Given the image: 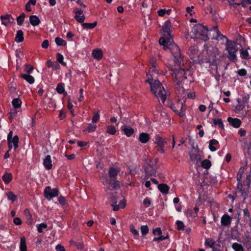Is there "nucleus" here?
<instances>
[{"mask_svg":"<svg viewBox=\"0 0 251 251\" xmlns=\"http://www.w3.org/2000/svg\"><path fill=\"white\" fill-rule=\"evenodd\" d=\"M170 52L174 58V61L177 68L171 69L172 75L174 76L175 81L177 85H180L183 80L187 78L185 69L181 68L184 65L183 56L181 54L179 47L176 44L170 46Z\"/></svg>","mask_w":251,"mask_h":251,"instance_id":"nucleus-1","label":"nucleus"},{"mask_svg":"<svg viewBox=\"0 0 251 251\" xmlns=\"http://www.w3.org/2000/svg\"><path fill=\"white\" fill-rule=\"evenodd\" d=\"M172 27V23L170 20L166 21L162 26V30L164 33H166L164 35L166 36V37H165L164 36L161 37L159 40V43L160 45L163 46L165 50L168 49L170 50V46L174 44L171 43L172 40L171 34Z\"/></svg>","mask_w":251,"mask_h":251,"instance_id":"nucleus-2","label":"nucleus"},{"mask_svg":"<svg viewBox=\"0 0 251 251\" xmlns=\"http://www.w3.org/2000/svg\"><path fill=\"white\" fill-rule=\"evenodd\" d=\"M151 91L154 94V96L161 98V100L163 102L166 99V95L165 90L158 80H155L152 84L150 86Z\"/></svg>","mask_w":251,"mask_h":251,"instance_id":"nucleus-3","label":"nucleus"},{"mask_svg":"<svg viewBox=\"0 0 251 251\" xmlns=\"http://www.w3.org/2000/svg\"><path fill=\"white\" fill-rule=\"evenodd\" d=\"M154 144L155 145V149L157 151L161 154L165 153V148L166 146L169 147V143L170 141V138H164L159 135H155L153 139Z\"/></svg>","mask_w":251,"mask_h":251,"instance_id":"nucleus-4","label":"nucleus"},{"mask_svg":"<svg viewBox=\"0 0 251 251\" xmlns=\"http://www.w3.org/2000/svg\"><path fill=\"white\" fill-rule=\"evenodd\" d=\"M207 32V28L201 24L195 25L191 31V33L195 36V38H200L204 41L209 39Z\"/></svg>","mask_w":251,"mask_h":251,"instance_id":"nucleus-5","label":"nucleus"},{"mask_svg":"<svg viewBox=\"0 0 251 251\" xmlns=\"http://www.w3.org/2000/svg\"><path fill=\"white\" fill-rule=\"evenodd\" d=\"M226 50L228 51L227 58L232 62H235L236 60V52L238 50L237 47L235 46L234 43L227 39V42L226 44Z\"/></svg>","mask_w":251,"mask_h":251,"instance_id":"nucleus-6","label":"nucleus"},{"mask_svg":"<svg viewBox=\"0 0 251 251\" xmlns=\"http://www.w3.org/2000/svg\"><path fill=\"white\" fill-rule=\"evenodd\" d=\"M59 194V191L57 189L55 188L51 189L50 186H47L45 188L44 192L45 197L50 200L53 197H56Z\"/></svg>","mask_w":251,"mask_h":251,"instance_id":"nucleus-7","label":"nucleus"},{"mask_svg":"<svg viewBox=\"0 0 251 251\" xmlns=\"http://www.w3.org/2000/svg\"><path fill=\"white\" fill-rule=\"evenodd\" d=\"M157 167L155 165L148 163L145 169V179H148L151 176H155L156 174Z\"/></svg>","mask_w":251,"mask_h":251,"instance_id":"nucleus-8","label":"nucleus"},{"mask_svg":"<svg viewBox=\"0 0 251 251\" xmlns=\"http://www.w3.org/2000/svg\"><path fill=\"white\" fill-rule=\"evenodd\" d=\"M74 12L75 13V20L80 23H82L84 22L85 17L84 15H83V11L81 9H75L74 11Z\"/></svg>","mask_w":251,"mask_h":251,"instance_id":"nucleus-9","label":"nucleus"},{"mask_svg":"<svg viewBox=\"0 0 251 251\" xmlns=\"http://www.w3.org/2000/svg\"><path fill=\"white\" fill-rule=\"evenodd\" d=\"M150 72L154 73L155 74H158L159 73L158 65L156 62V59L155 58H152L150 59Z\"/></svg>","mask_w":251,"mask_h":251,"instance_id":"nucleus-10","label":"nucleus"},{"mask_svg":"<svg viewBox=\"0 0 251 251\" xmlns=\"http://www.w3.org/2000/svg\"><path fill=\"white\" fill-rule=\"evenodd\" d=\"M2 24L7 26L10 23H13L14 21V19L10 14H6L5 15H1L0 17Z\"/></svg>","mask_w":251,"mask_h":251,"instance_id":"nucleus-11","label":"nucleus"},{"mask_svg":"<svg viewBox=\"0 0 251 251\" xmlns=\"http://www.w3.org/2000/svg\"><path fill=\"white\" fill-rule=\"evenodd\" d=\"M227 121L234 128L239 127L242 123L241 121L239 119L236 118L228 117Z\"/></svg>","mask_w":251,"mask_h":251,"instance_id":"nucleus-12","label":"nucleus"},{"mask_svg":"<svg viewBox=\"0 0 251 251\" xmlns=\"http://www.w3.org/2000/svg\"><path fill=\"white\" fill-rule=\"evenodd\" d=\"M209 143L208 148L212 152L215 151L219 148V142L216 139H212L209 141Z\"/></svg>","mask_w":251,"mask_h":251,"instance_id":"nucleus-13","label":"nucleus"},{"mask_svg":"<svg viewBox=\"0 0 251 251\" xmlns=\"http://www.w3.org/2000/svg\"><path fill=\"white\" fill-rule=\"evenodd\" d=\"M221 222L223 226H229L231 223V218L228 214H225L221 218Z\"/></svg>","mask_w":251,"mask_h":251,"instance_id":"nucleus-14","label":"nucleus"},{"mask_svg":"<svg viewBox=\"0 0 251 251\" xmlns=\"http://www.w3.org/2000/svg\"><path fill=\"white\" fill-rule=\"evenodd\" d=\"M237 189L239 190V193L240 194L241 196L243 197L244 200H245L248 196V189L243 187L242 184H238Z\"/></svg>","mask_w":251,"mask_h":251,"instance_id":"nucleus-15","label":"nucleus"},{"mask_svg":"<svg viewBox=\"0 0 251 251\" xmlns=\"http://www.w3.org/2000/svg\"><path fill=\"white\" fill-rule=\"evenodd\" d=\"M43 164L47 170H50L52 167L51 157L50 155H48L44 160Z\"/></svg>","mask_w":251,"mask_h":251,"instance_id":"nucleus-16","label":"nucleus"},{"mask_svg":"<svg viewBox=\"0 0 251 251\" xmlns=\"http://www.w3.org/2000/svg\"><path fill=\"white\" fill-rule=\"evenodd\" d=\"M158 189L163 194H167L169 193L170 187L165 183H161L158 185Z\"/></svg>","mask_w":251,"mask_h":251,"instance_id":"nucleus-17","label":"nucleus"},{"mask_svg":"<svg viewBox=\"0 0 251 251\" xmlns=\"http://www.w3.org/2000/svg\"><path fill=\"white\" fill-rule=\"evenodd\" d=\"M29 22L31 25L34 26L38 25L41 22L40 19L36 15L30 16Z\"/></svg>","mask_w":251,"mask_h":251,"instance_id":"nucleus-18","label":"nucleus"},{"mask_svg":"<svg viewBox=\"0 0 251 251\" xmlns=\"http://www.w3.org/2000/svg\"><path fill=\"white\" fill-rule=\"evenodd\" d=\"M139 139L142 143L145 144L149 141L150 136L147 133L142 132L140 134Z\"/></svg>","mask_w":251,"mask_h":251,"instance_id":"nucleus-19","label":"nucleus"},{"mask_svg":"<svg viewBox=\"0 0 251 251\" xmlns=\"http://www.w3.org/2000/svg\"><path fill=\"white\" fill-rule=\"evenodd\" d=\"M92 55L94 58L100 60L102 57L103 53L101 50L95 49L93 50Z\"/></svg>","mask_w":251,"mask_h":251,"instance_id":"nucleus-20","label":"nucleus"},{"mask_svg":"<svg viewBox=\"0 0 251 251\" xmlns=\"http://www.w3.org/2000/svg\"><path fill=\"white\" fill-rule=\"evenodd\" d=\"M21 77L25 80L29 84H33L34 82V77L29 75V74H22L20 75Z\"/></svg>","mask_w":251,"mask_h":251,"instance_id":"nucleus-21","label":"nucleus"},{"mask_svg":"<svg viewBox=\"0 0 251 251\" xmlns=\"http://www.w3.org/2000/svg\"><path fill=\"white\" fill-rule=\"evenodd\" d=\"M119 172V171L116 169L110 168L108 172V175L110 180H112V179H115Z\"/></svg>","mask_w":251,"mask_h":251,"instance_id":"nucleus-22","label":"nucleus"},{"mask_svg":"<svg viewBox=\"0 0 251 251\" xmlns=\"http://www.w3.org/2000/svg\"><path fill=\"white\" fill-rule=\"evenodd\" d=\"M2 180L4 183L7 184L12 180V175L11 173H5L2 177Z\"/></svg>","mask_w":251,"mask_h":251,"instance_id":"nucleus-23","label":"nucleus"},{"mask_svg":"<svg viewBox=\"0 0 251 251\" xmlns=\"http://www.w3.org/2000/svg\"><path fill=\"white\" fill-rule=\"evenodd\" d=\"M24 33L22 30H19L16 34L15 41L17 43H21L24 41Z\"/></svg>","mask_w":251,"mask_h":251,"instance_id":"nucleus-24","label":"nucleus"},{"mask_svg":"<svg viewBox=\"0 0 251 251\" xmlns=\"http://www.w3.org/2000/svg\"><path fill=\"white\" fill-rule=\"evenodd\" d=\"M119 186V181H116L115 179H112L110 180L109 186L108 188L109 190H113L116 189Z\"/></svg>","mask_w":251,"mask_h":251,"instance_id":"nucleus-25","label":"nucleus"},{"mask_svg":"<svg viewBox=\"0 0 251 251\" xmlns=\"http://www.w3.org/2000/svg\"><path fill=\"white\" fill-rule=\"evenodd\" d=\"M20 249L21 251H27L26 241L24 236L21 237Z\"/></svg>","mask_w":251,"mask_h":251,"instance_id":"nucleus-26","label":"nucleus"},{"mask_svg":"<svg viewBox=\"0 0 251 251\" xmlns=\"http://www.w3.org/2000/svg\"><path fill=\"white\" fill-rule=\"evenodd\" d=\"M97 25V22H95L93 23H83L82 26L84 29H93L95 28Z\"/></svg>","mask_w":251,"mask_h":251,"instance_id":"nucleus-27","label":"nucleus"},{"mask_svg":"<svg viewBox=\"0 0 251 251\" xmlns=\"http://www.w3.org/2000/svg\"><path fill=\"white\" fill-rule=\"evenodd\" d=\"M205 245L209 246L210 248H212L213 250L215 249V241L211 238H207L206 239L205 243Z\"/></svg>","mask_w":251,"mask_h":251,"instance_id":"nucleus-28","label":"nucleus"},{"mask_svg":"<svg viewBox=\"0 0 251 251\" xmlns=\"http://www.w3.org/2000/svg\"><path fill=\"white\" fill-rule=\"evenodd\" d=\"M201 167L206 169H209L211 166V161L208 159H204L201 163Z\"/></svg>","mask_w":251,"mask_h":251,"instance_id":"nucleus-29","label":"nucleus"},{"mask_svg":"<svg viewBox=\"0 0 251 251\" xmlns=\"http://www.w3.org/2000/svg\"><path fill=\"white\" fill-rule=\"evenodd\" d=\"M213 124L214 125H218L219 128L224 129V125L221 119H214Z\"/></svg>","mask_w":251,"mask_h":251,"instance_id":"nucleus-30","label":"nucleus"},{"mask_svg":"<svg viewBox=\"0 0 251 251\" xmlns=\"http://www.w3.org/2000/svg\"><path fill=\"white\" fill-rule=\"evenodd\" d=\"M12 103L14 108H18L21 106L22 101L19 98H15L13 100Z\"/></svg>","mask_w":251,"mask_h":251,"instance_id":"nucleus-31","label":"nucleus"},{"mask_svg":"<svg viewBox=\"0 0 251 251\" xmlns=\"http://www.w3.org/2000/svg\"><path fill=\"white\" fill-rule=\"evenodd\" d=\"M112 206H113V210L114 211L118 210L120 207L124 208L126 207V201L125 199H123L122 201L119 203L118 205H113L112 204Z\"/></svg>","mask_w":251,"mask_h":251,"instance_id":"nucleus-32","label":"nucleus"},{"mask_svg":"<svg viewBox=\"0 0 251 251\" xmlns=\"http://www.w3.org/2000/svg\"><path fill=\"white\" fill-rule=\"evenodd\" d=\"M130 232L134 235V237L135 239H137L139 237V231L136 230L134 226L131 225L129 226Z\"/></svg>","mask_w":251,"mask_h":251,"instance_id":"nucleus-33","label":"nucleus"},{"mask_svg":"<svg viewBox=\"0 0 251 251\" xmlns=\"http://www.w3.org/2000/svg\"><path fill=\"white\" fill-rule=\"evenodd\" d=\"M232 248L235 251H244L242 245L238 243H234L232 245Z\"/></svg>","mask_w":251,"mask_h":251,"instance_id":"nucleus-34","label":"nucleus"},{"mask_svg":"<svg viewBox=\"0 0 251 251\" xmlns=\"http://www.w3.org/2000/svg\"><path fill=\"white\" fill-rule=\"evenodd\" d=\"M25 15L24 13H22L21 14V15L18 16L17 18V24L19 25H21L24 21V19L25 18Z\"/></svg>","mask_w":251,"mask_h":251,"instance_id":"nucleus-35","label":"nucleus"},{"mask_svg":"<svg viewBox=\"0 0 251 251\" xmlns=\"http://www.w3.org/2000/svg\"><path fill=\"white\" fill-rule=\"evenodd\" d=\"M6 196L8 200H11L12 201H14L16 200L17 197L12 192L10 191L6 193Z\"/></svg>","mask_w":251,"mask_h":251,"instance_id":"nucleus-36","label":"nucleus"},{"mask_svg":"<svg viewBox=\"0 0 251 251\" xmlns=\"http://www.w3.org/2000/svg\"><path fill=\"white\" fill-rule=\"evenodd\" d=\"M176 224L177 226L176 228L178 230H184L185 225L183 222L178 220L176 221Z\"/></svg>","mask_w":251,"mask_h":251,"instance_id":"nucleus-37","label":"nucleus"},{"mask_svg":"<svg viewBox=\"0 0 251 251\" xmlns=\"http://www.w3.org/2000/svg\"><path fill=\"white\" fill-rule=\"evenodd\" d=\"M56 58L58 62L61 63L63 66H66V63L63 62L64 57L63 55L60 53H57Z\"/></svg>","mask_w":251,"mask_h":251,"instance_id":"nucleus-38","label":"nucleus"},{"mask_svg":"<svg viewBox=\"0 0 251 251\" xmlns=\"http://www.w3.org/2000/svg\"><path fill=\"white\" fill-rule=\"evenodd\" d=\"M55 41L58 46H64L66 45V42L60 37L55 38Z\"/></svg>","mask_w":251,"mask_h":251,"instance_id":"nucleus-39","label":"nucleus"},{"mask_svg":"<svg viewBox=\"0 0 251 251\" xmlns=\"http://www.w3.org/2000/svg\"><path fill=\"white\" fill-rule=\"evenodd\" d=\"M56 90L58 94H63L65 92L63 83H59L56 88Z\"/></svg>","mask_w":251,"mask_h":251,"instance_id":"nucleus-40","label":"nucleus"},{"mask_svg":"<svg viewBox=\"0 0 251 251\" xmlns=\"http://www.w3.org/2000/svg\"><path fill=\"white\" fill-rule=\"evenodd\" d=\"M241 57L243 59H247L249 57V52L247 50L243 49L240 50Z\"/></svg>","mask_w":251,"mask_h":251,"instance_id":"nucleus-41","label":"nucleus"},{"mask_svg":"<svg viewBox=\"0 0 251 251\" xmlns=\"http://www.w3.org/2000/svg\"><path fill=\"white\" fill-rule=\"evenodd\" d=\"M149 227L147 225L141 226V232L143 236L146 235L149 232Z\"/></svg>","mask_w":251,"mask_h":251,"instance_id":"nucleus-42","label":"nucleus"},{"mask_svg":"<svg viewBox=\"0 0 251 251\" xmlns=\"http://www.w3.org/2000/svg\"><path fill=\"white\" fill-rule=\"evenodd\" d=\"M12 143L13 144L14 149L16 150L18 147L19 138L17 135L14 136L11 139Z\"/></svg>","mask_w":251,"mask_h":251,"instance_id":"nucleus-43","label":"nucleus"},{"mask_svg":"<svg viewBox=\"0 0 251 251\" xmlns=\"http://www.w3.org/2000/svg\"><path fill=\"white\" fill-rule=\"evenodd\" d=\"M107 132L111 135H114L116 132V128L114 126H109L107 127Z\"/></svg>","mask_w":251,"mask_h":251,"instance_id":"nucleus-44","label":"nucleus"},{"mask_svg":"<svg viewBox=\"0 0 251 251\" xmlns=\"http://www.w3.org/2000/svg\"><path fill=\"white\" fill-rule=\"evenodd\" d=\"M25 71L27 73V74H30L32 73L33 70V67L29 64H25Z\"/></svg>","mask_w":251,"mask_h":251,"instance_id":"nucleus-45","label":"nucleus"},{"mask_svg":"<svg viewBox=\"0 0 251 251\" xmlns=\"http://www.w3.org/2000/svg\"><path fill=\"white\" fill-rule=\"evenodd\" d=\"M185 214L187 217L195 218V217H197L196 214H195L194 213L193 210L192 209H188L186 212Z\"/></svg>","mask_w":251,"mask_h":251,"instance_id":"nucleus-46","label":"nucleus"},{"mask_svg":"<svg viewBox=\"0 0 251 251\" xmlns=\"http://www.w3.org/2000/svg\"><path fill=\"white\" fill-rule=\"evenodd\" d=\"M134 133V130L133 128L126 125V137H130L132 136Z\"/></svg>","mask_w":251,"mask_h":251,"instance_id":"nucleus-47","label":"nucleus"},{"mask_svg":"<svg viewBox=\"0 0 251 251\" xmlns=\"http://www.w3.org/2000/svg\"><path fill=\"white\" fill-rule=\"evenodd\" d=\"M16 109V108H14V109L11 110V112L9 113L8 118L11 121H12V119L13 118V117L16 116L17 114V110Z\"/></svg>","mask_w":251,"mask_h":251,"instance_id":"nucleus-48","label":"nucleus"},{"mask_svg":"<svg viewBox=\"0 0 251 251\" xmlns=\"http://www.w3.org/2000/svg\"><path fill=\"white\" fill-rule=\"evenodd\" d=\"M244 218L245 220H247L248 218H250V212L247 208H246L243 210Z\"/></svg>","mask_w":251,"mask_h":251,"instance_id":"nucleus-49","label":"nucleus"},{"mask_svg":"<svg viewBox=\"0 0 251 251\" xmlns=\"http://www.w3.org/2000/svg\"><path fill=\"white\" fill-rule=\"evenodd\" d=\"M47 227V225L46 224L42 223L41 224H39V225H38V227H37L38 231L39 233H42V232H43V230H42L43 228H46Z\"/></svg>","mask_w":251,"mask_h":251,"instance_id":"nucleus-50","label":"nucleus"},{"mask_svg":"<svg viewBox=\"0 0 251 251\" xmlns=\"http://www.w3.org/2000/svg\"><path fill=\"white\" fill-rule=\"evenodd\" d=\"M152 233L154 235H161L162 232L160 227H156L153 229Z\"/></svg>","mask_w":251,"mask_h":251,"instance_id":"nucleus-51","label":"nucleus"},{"mask_svg":"<svg viewBox=\"0 0 251 251\" xmlns=\"http://www.w3.org/2000/svg\"><path fill=\"white\" fill-rule=\"evenodd\" d=\"M97 126L95 124H90L87 127L88 132L94 131L96 129Z\"/></svg>","mask_w":251,"mask_h":251,"instance_id":"nucleus-52","label":"nucleus"},{"mask_svg":"<svg viewBox=\"0 0 251 251\" xmlns=\"http://www.w3.org/2000/svg\"><path fill=\"white\" fill-rule=\"evenodd\" d=\"M237 73L238 75L241 76H244L247 74V72L246 70L245 69H241L239 70V71H238Z\"/></svg>","mask_w":251,"mask_h":251,"instance_id":"nucleus-53","label":"nucleus"},{"mask_svg":"<svg viewBox=\"0 0 251 251\" xmlns=\"http://www.w3.org/2000/svg\"><path fill=\"white\" fill-rule=\"evenodd\" d=\"M238 103L236 106V109L239 111L243 110L245 107V105L243 103H241L239 100H238Z\"/></svg>","mask_w":251,"mask_h":251,"instance_id":"nucleus-54","label":"nucleus"},{"mask_svg":"<svg viewBox=\"0 0 251 251\" xmlns=\"http://www.w3.org/2000/svg\"><path fill=\"white\" fill-rule=\"evenodd\" d=\"M58 200L60 204L62 205H64L67 203L66 200H65V198L62 196L59 197Z\"/></svg>","mask_w":251,"mask_h":251,"instance_id":"nucleus-55","label":"nucleus"},{"mask_svg":"<svg viewBox=\"0 0 251 251\" xmlns=\"http://www.w3.org/2000/svg\"><path fill=\"white\" fill-rule=\"evenodd\" d=\"M215 28V29L217 31V37H220L221 40H224V39H226V40L227 39L226 38V36L223 35V34H222L221 33V32L218 29V27H216Z\"/></svg>","mask_w":251,"mask_h":251,"instance_id":"nucleus-56","label":"nucleus"},{"mask_svg":"<svg viewBox=\"0 0 251 251\" xmlns=\"http://www.w3.org/2000/svg\"><path fill=\"white\" fill-rule=\"evenodd\" d=\"M238 133L241 137H244L246 135L247 131L245 129L241 128L238 130Z\"/></svg>","mask_w":251,"mask_h":251,"instance_id":"nucleus-57","label":"nucleus"},{"mask_svg":"<svg viewBox=\"0 0 251 251\" xmlns=\"http://www.w3.org/2000/svg\"><path fill=\"white\" fill-rule=\"evenodd\" d=\"M100 119V115L98 112L96 113L92 118V122L94 123H97Z\"/></svg>","mask_w":251,"mask_h":251,"instance_id":"nucleus-58","label":"nucleus"},{"mask_svg":"<svg viewBox=\"0 0 251 251\" xmlns=\"http://www.w3.org/2000/svg\"><path fill=\"white\" fill-rule=\"evenodd\" d=\"M249 99H250V96H249V95L247 94L243 97L242 101L244 104L247 103L249 101Z\"/></svg>","mask_w":251,"mask_h":251,"instance_id":"nucleus-59","label":"nucleus"},{"mask_svg":"<svg viewBox=\"0 0 251 251\" xmlns=\"http://www.w3.org/2000/svg\"><path fill=\"white\" fill-rule=\"evenodd\" d=\"M143 203L144 205H146V206L148 207L151 204V201L149 198H146L143 200Z\"/></svg>","mask_w":251,"mask_h":251,"instance_id":"nucleus-60","label":"nucleus"},{"mask_svg":"<svg viewBox=\"0 0 251 251\" xmlns=\"http://www.w3.org/2000/svg\"><path fill=\"white\" fill-rule=\"evenodd\" d=\"M14 223L16 225H20L22 224L21 220L18 217L15 218L13 220Z\"/></svg>","mask_w":251,"mask_h":251,"instance_id":"nucleus-61","label":"nucleus"},{"mask_svg":"<svg viewBox=\"0 0 251 251\" xmlns=\"http://www.w3.org/2000/svg\"><path fill=\"white\" fill-rule=\"evenodd\" d=\"M158 15L159 16L162 17L164 16V15L166 14V10L163 9H160L158 10L157 11Z\"/></svg>","mask_w":251,"mask_h":251,"instance_id":"nucleus-62","label":"nucleus"},{"mask_svg":"<svg viewBox=\"0 0 251 251\" xmlns=\"http://www.w3.org/2000/svg\"><path fill=\"white\" fill-rule=\"evenodd\" d=\"M49 47V41L48 40H45L42 44V47L44 49H47Z\"/></svg>","mask_w":251,"mask_h":251,"instance_id":"nucleus-63","label":"nucleus"},{"mask_svg":"<svg viewBox=\"0 0 251 251\" xmlns=\"http://www.w3.org/2000/svg\"><path fill=\"white\" fill-rule=\"evenodd\" d=\"M56 251H65L64 247L60 245L56 246Z\"/></svg>","mask_w":251,"mask_h":251,"instance_id":"nucleus-64","label":"nucleus"}]
</instances>
